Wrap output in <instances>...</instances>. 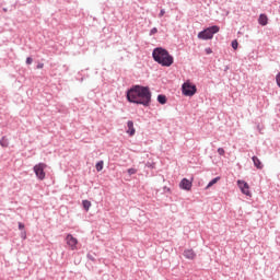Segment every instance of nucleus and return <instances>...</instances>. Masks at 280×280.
Returning a JSON list of instances; mask_svg holds the SVG:
<instances>
[{"instance_id":"obj_2","label":"nucleus","mask_w":280,"mask_h":280,"mask_svg":"<svg viewBox=\"0 0 280 280\" xmlns=\"http://www.w3.org/2000/svg\"><path fill=\"white\" fill-rule=\"evenodd\" d=\"M152 58L154 62L161 65V67H172L174 65V56L163 47H156L152 51Z\"/></svg>"},{"instance_id":"obj_33","label":"nucleus","mask_w":280,"mask_h":280,"mask_svg":"<svg viewBox=\"0 0 280 280\" xmlns=\"http://www.w3.org/2000/svg\"><path fill=\"white\" fill-rule=\"evenodd\" d=\"M258 130H261L260 127H259V125H258Z\"/></svg>"},{"instance_id":"obj_24","label":"nucleus","mask_w":280,"mask_h":280,"mask_svg":"<svg viewBox=\"0 0 280 280\" xmlns=\"http://www.w3.org/2000/svg\"><path fill=\"white\" fill-rule=\"evenodd\" d=\"M18 226H19V230H20V231H25V224H24V223L19 222V223H18Z\"/></svg>"},{"instance_id":"obj_3","label":"nucleus","mask_w":280,"mask_h":280,"mask_svg":"<svg viewBox=\"0 0 280 280\" xmlns=\"http://www.w3.org/2000/svg\"><path fill=\"white\" fill-rule=\"evenodd\" d=\"M220 32V26L212 25L198 33L197 38L200 40H211Z\"/></svg>"},{"instance_id":"obj_25","label":"nucleus","mask_w":280,"mask_h":280,"mask_svg":"<svg viewBox=\"0 0 280 280\" xmlns=\"http://www.w3.org/2000/svg\"><path fill=\"white\" fill-rule=\"evenodd\" d=\"M21 237L22 240H27V232L25 230L21 232Z\"/></svg>"},{"instance_id":"obj_11","label":"nucleus","mask_w":280,"mask_h":280,"mask_svg":"<svg viewBox=\"0 0 280 280\" xmlns=\"http://www.w3.org/2000/svg\"><path fill=\"white\" fill-rule=\"evenodd\" d=\"M183 255L186 259H196V252L194 249H185Z\"/></svg>"},{"instance_id":"obj_19","label":"nucleus","mask_w":280,"mask_h":280,"mask_svg":"<svg viewBox=\"0 0 280 280\" xmlns=\"http://www.w3.org/2000/svg\"><path fill=\"white\" fill-rule=\"evenodd\" d=\"M127 174H129V176H133V174H137V168H128Z\"/></svg>"},{"instance_id":"obj_6","label":"nucleus","mask_w":280,"mask_h":280,"mask_svg":"<svg viewBox=\"0 0 280 280\" xmlns=\"http://www.w3.org/2000/svg\"><path fill=\"white\" fill-rule=\"evenodd\" d=\"M237 186L241 189L242 194H244V196H249V197L252 196L250 186L248 185V183H246L245 180L238 179Z\"/></svg>"},{"instance_id":"obj_8","label":"nucleus","mask_w":280,"mask_h":280,"mask_svg":"<svg viewBox=\"0 0 280 280\" xmlns=\"http://www.w3.org/2000/svg\"><path fill=\"white\" fill-rule=\"evenodd\" d=\"M191 180L187 179V178H183L179 183V188L184 189V191H191Z\"/></svg>"},{"instance_id":"obj_30","label":"nucleus","mask_w":280,"mask_h":280,"mask_svg":"<svg viewBox=\"0 0 280 280\" xmlns=\"http://www.w3.org/2000/svg\"><path fill=\"white\" fill-rule=\"evenodd\" d=\"M205 52L209 56L210 54H213V50L210 47H208L205 49Z\"/></svg>"},{"instance_id":"obj_7","label":"nucleus","mask_w":280,"mask_h":280,"mask_svg":"<svg viewBox=\"0 0 280 280\" xmlns=\"http://www.w3.org/2000/svg\"><path fill=\"white\" fill-rule=\"evenodd\" d=\"M66 242L69 245L70 250H78V238H75L73 235L68 234L66 236Z\"/></svg>"},{"instance_id":"obj_22","label":"nucleus","mask_w":280,"mask_h":280,"mask_svg":"<svg viewBox=\"0 0 280 280\" xmlns=\"http://www.w3.org/2000/svg\"><path fill=\"white\" fill-rule=\"evenodd\" d=\"M217 152H218V154H219L220 156H224V154H225L224 148H219V149L217 150Z\"/></svg>"},{"instance_id":"obj_20","label":"nucleus","mask_w":280,"mask_h":280,"mask_svg":"<svg viewBox=\"0 0 280 280\" xmlns=\"http://www.w3.org/2000/svg\"><path fill=\"white\" fill-rule=\"evenodd\" d=\"M1 147L8 148V140H5V137H2V139H1Z\"/></svg>"},{"instance_id":"obj_4","label":"nucleus","mask_w":280,"mask_h":280,"mask_svg":"<svg viewBox=\"0 0 280 280\" xmlns=\"http://www.w3.org/2000/svg\"><path fill=\"white\" fill-rule=\"evenodd\" d=\"M182 93L185 97H194V94L198 93V88H196V84L184 83L182 85Z\"/></svg>"},{"instance_id":"obj_27","label":"nucleus","mask_w":280,"mask_h":280,"mask_svg":"<svg viewBox=\"0 0 280 280\" xmlns=\"http://www.w3.org/2000/svg\"><path fill=\"white\" fill-rule=\"evenodd\" d=\"M276 82H277V85L280 89V72H278V74L276 75Z\"/></svg>"},{"instance_id":"obj_13","label":"nucleus","mask_w":280,"mask_h":280,"mask_svg":"<svg viewBox=\"0 0 280 280\" xmlns=\"http://www.w3.org/2000/svg\"><path fill=\"white\" fill-rule=\"evenodd\" d=\"M158 102L159 104H162V106L167 104V96H165V94H159Z\"/></svg>"},{"instance_id":"obj_14","label":"nucleus","mask_w":280,"mask_h":280,"mask_svg":"<svg viewBox=\"0 0 280 280\" xmlns=\"http://www.w3.org/2000/svg\"><path fill=\"white\" fill-rule=\"evenodd\" d=\"M218 180H220V176H217V177L212 178V179L208 183V185L206 186V189H209V188L213 187V185H215V184L218 183Z\"/></svg>"},{"instance_id":"obj_21","label":"nucleus","mask_w":280,"mask_h":280,"mask_svg":"<svg viewBox=\"0 0 280 280\" xmlns=\"http://www.w3.org/2000/svg\"><path fill=\"white\" fill-rule=\"evenodd\" d=\"M158 32H159V28L153 27V28H151L149 36H154V34H156Z\"/></svg>"},{"instance_id":"obj_31","label":"nucleus","mask_w":280,"mask_h":280,"mask_svg":"<svg viewBox=\"0 0 280 280\" xmlns=\"http://www.w3.org/2000/svg\"><path fill=\"white\" fill-rule=\"evenodd\" d=\"M43 67H45V63H38V65L36 66V69H43Z\"/></svg>"},{"instance_id":"obj_18","label":"nucleus","mask_w":280,"mask_h":280,"mask_svg":"<svg viewBox=\"0 0 280 280\" xmlns=\"http://www.w3.org/2000/svg\"><path fill=\"white\" fill-rule=\"evenodd\" d=\"M238 46H240V43H237V39L232 40L231 43L232 49H237Z\"/></svg>"},{"instance_id":"obj_29","label":"nucleus","mask_w":280,"mask_h":280,"mask_svg":"<svg viewBox=\"0 0 280 280\" xmlns=\"http://www.w3.org/2000/svg\"><path fill=\"white\" fill-rule=\"evenodd\" d=\"M86 258L90 260V261H95V257L91 254H88L86 255Z\"/></svg>"},{"instance_id":"obj_16","label":"nucleus","mask_w":280,"mask_h":280,"mask_svg":"<svg viewBox=\"0 0 280 280\" xmlns=\"http://www.w3.org/2000/svg\"><path fill=\"white\" fill-rule=\"evenodd\" d=\"M96 167V172H102V170H104V161H98L95 165Z\"/></svg>"},{"instance_id":"obj_15","label":"nucleus","mask_w":280,"mask_h":280,"mask_svg":"<svg viewBox=\"0 0 280 280\" xmlns=\"http://www.w3.org/2000/svg\"><path fill=\"white\" fill-rule=\"evenodd\" d=\"M82 207L84 209V211H89V209H91V201L89 200H82Z\"/></svg>"},{"instance_id":"obj_32","label":"nucleus","mask_w":280,"mask_h":280,"mask_svg":"<svg viewBox=\"0 0 280 280\" xmlns=\"http://www.w3.org/2000/svg\"><path fill=\"white\" fill-rule=\"evenodd\" d=\"M258 130H261L260 127H259V125H258Z\"/></svg>"},{"instance_id":"obj_17","label":"nucleus","mask_w":280,"mask_h":280,"mask_svg":"<svg viewBox=\"0 0 280 280\" xmlns=\"http://www.w3.org/2000/svg\"><path fill=\"white\" fill-rule=\"evenodd\" d=\"M145 167H148L149 170H154L156 167V163H154V162H147L145 163Z\"/></svg>"},{"instance_id":"obj_10","label":"nucleus","mask_w":280,"mask_h":280,"mask_svg":"<svg viewBox=\"0 0 280 280\" xmlns=\"http://www.w3.org/2000/svg\"><path fill=\"white\" fill-rule=\"evenodd\" d=\"M252 161L257 170H264V163H261V160L257 155L252 156Z\"/></svg>"},{"instance_id":"obj_12","label":"nucleus","mask_w":280,"mask_h":280,"mask_svg":"<svg viewBox=\"0 0 280 280\" xmlns=\"http://www.w3.org/2000/svg\"><path fill=\"white\" fill-rule=\"evenodd\" d=\"M258 23L259 25H261L262 27H266V25H268V15L261 13L258 18Z\"/></svg>"},{"instance_id":"obj_5","label":"nucleus","mask_w":280,"mask_h":280,"mask_svg":"<svg viewBox=\"0 0 280 280\" xmlns=\"http://www.w3.org/2000/svg\"><path fill=\"white\" fill-rule=\"evenodd\" d=\"M45 167H47V164L45 163H38L33 167L35 176H37L38 180H45Z\"/></svg>"},{"instance_id":"obj_9","label":"nucleus","mask_w":280,"mask_h":280,"mask_svg":"<svg viewBox=\"0 0 280 280\" xmlns=\"http://www.w3.org/2000/svg\"><path fill=\"white\" fill-rule=\"evenodd\" d=\"M127 135H129V137H135L137 130L135 129V122L132 120L127 121Z\"/></svg>"},{"instance_id":"obj_1","label":"nucleus","mask_w":280,"mask_h":280,"mask_svg":"<svg viewBox=\"0 0 280 280\" xmlns=\"http://www.w3.org/2000/svg\"><path fill=\"white\" fill-rule=\"evenodd\" d=\"M126 100L129 104L148 107L152 104V92L149 86L136 84L126 91Z\"/></svg>"},{"instance_id":"obj_28","label":"nucleus","mask_w":280,"mask_h":280,"mask_svg":"<svg viewBox=\"0 0 280 280\" xmlns=\"http://www.w3.org/2000/svg\"><path fill=\"white\" fill-rule=\"evenodd\" d=\"M34 62V59L32 57L26 58V65H32Z\"/></svg>"},{"instance_id":"obj_26","label":"nucleus","mask_w":280,"mask_h":280,"mask_svg":"<svg viewBox=\"0 0 280 280\" xmlns=\"http://www.w3.org/2000/svg\"><path fill=\"white\" fill-rule=\"evenodd\" d=\"M163 16H165V9H161L159 13V19H163Z\"/></svg>"},{"instance_id":"obj_23","label":"nucleus","mask_w":280,"mask_h":280,"mask_svg":"<svg viewBox=\"0 0 280 280\" xmlns=\"http://www.w3.org/2000/svg\"><path fill=\"white\" fill-rule=\"evenodd\" d=\"M163 192L164 194H172V189L170 187H167V186H164L163 187Z\"/></svg>"}]
</instances>
